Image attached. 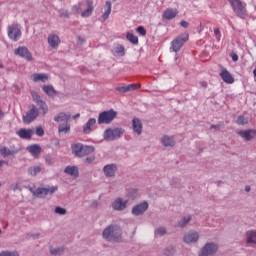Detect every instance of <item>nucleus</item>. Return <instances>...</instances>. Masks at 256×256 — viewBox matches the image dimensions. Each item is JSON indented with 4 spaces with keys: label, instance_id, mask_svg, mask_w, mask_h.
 Masks as SVG:
<instances>
[{
    "label": "nucleus",
    "instance_id": "obj_30",
    "mask_svg": "<svg viewBox=\"0 0 256 256\" xmlns=\"http://www.w3.org/2000/svg\"><path fill=\"white\" fill-rule=\"evenodd\" d=\"M114 55H117L118 57H124L125 56V47L122 45L115 46L113 49Z\"/></svg>",
    "mask_w": 256,
    "mask_h": 256
},
{
    "label": "nucleus",
    "instance_id": "obj_49",
    "mask_svg": "<svg viewBox=\"0 0 256 256\" xmlns=\"http://www.w3.org/2000/svg\"><path fill=\"white\" fill-rule=\"evenodd\" d=\"M55 213H56V215H65V210H64V208L56 207Z\"/></svg>",
    "mask_w": 256,
    "mask_h": 256
},
{
    "label": "nucleus",
    "instance_id": "obj_34",
    "mask_svg": "<svg viewBox=\"0 0 256 256\" xmlns=\"http://www.w3.org/2000/svg\"><path fill=\"white\" fill-rule=\"evenodd\" d=\"M65 251L64 247H55L50 249L51 255H63V252Z\"/></svg>",
    "mask_w": 256,
    "mask_h": 256
},
{
    "label": "nucleus",
    "instance_id": "obj_37",
    "mask_svg": "<svg viewBox=\"0 0 256 256\" xmlns=\"http://www.w3.org/2000/svg\"><path fill=\"white\" fill-rule=\"evenodd\" d=\"M29 175H37L38 173H41V166H33L28 169Z\"/></svg>",
    "mask_w": 256,
    "mask_h": 256
},
{
    "label": "nucleus",
    "instance_id": "obj_57",
    "mask_svg": "<svg viewBox=\"0 0 256 256\" xmlns=\"http://www.w3.org/2000/svg\"><path fill=\"white\" fill-rule=\"evenodd\" d=\"M232 60L238 61V60H239V57H238L237 55H234V56H232Z\"/></svg>",
    "mask_w": 256,
    "mask_h": 256
},
{
    "label": "nucleus",
    "instance_id": "obj_53",
    "mask_svg": "<svg viewBox=\"0 0 256 256\" xmlns=\"http://www.w3.org/2000/svg\"><path fill=\"white\" fill-rule=\"evenodd\" d=\"M95 161V156H90L85 159V163H93Z\"/></svg>",
    "mask_w": 256,
    "mask_h": 256
},
{
    "label": "nucleus",
    "instance_id": "obj_4",
    "mask_svg": "<svg viewBox=\"0 0 256 256\" xmlns=\"http://www.w3.org/2000/svg\"><path fill=\"white\" fill-rule=\"evenodd\" d=\"M189 41V34H185L183 36H178L175 40L171 42V49L174 53H179L181 51V47L185 45Z\"/></svg>",
    "mask_w": 256,
    "mask_h": 256
},
{
    "label": "nucleus",
    "instance_id": "obj_22",
    "mask_svg": "<svg viewBox=\"0 0 256 256\" xmlns=\"http://www.w3.org/2000/svg\"><path fill=\"white\" fill-rule=\"evenodd\" d=\"M87 9L81 13V17H91L93 15V0H86Z\"/></svg>",
    "mask_w": 256,
    "mask_h": 256
},
{
    "label": "nucleus",
    "instance_id": "obj_7",
    "mask_svg": "<svg viewBox=\"0 0 256 256\" xmlns=\"http://www.w3.org/2000/svg\"><path fill=\"white\" fill-rule=\"evenodd\" d=\"M8 37L11 41L21 39V28L19 27V24L14 23L8 26Z\"/></svg>",
    "mask_w": 256,
    "mask_h": 256
},
{
    "label": "nucleus",
    "instance_id": "obj_41",
    "mask_svg": "<svg viewBox=\"0 0 256 256\" xmlns=\"http://www.w3.org/2000/svg\"><path fill=\"white\" fill-rule=\"evenodd\" d=\"M137 34L141 35L142 37H145V35H147V30H145V27L143 26H139L137 29Z\"/></svg>",
    "mask_w": 256,
    "mask_h": 256
},
{
    "label": "nucleus",
    "instance_id": "obj_1",
    "mask_svg": "<svg viewBox=\"0 0 256 256\" xmlns=\"http://www.w3.org/2000/svg\"><path fill=\"white\" fill-rule=\"evenodd\" d=\"M103 237L106 241H121V228L117 225H110L103 231Z\"/></svg>",
    "mask_w": 256,
    "mask_h": 256
},
{
    "label": "nucleus",
    "instance_id": "obj_60",
    "mask_svg": "<svg viewBox=\"0 0 256 256\" xmlns=\"http://www.w3.org/2000/svg\"><path fill=\"white\" fill-rule=\"evenodd\" d=\"M200 85L201 87H207V82H201Z\"/></svg>",
    "mask_w": 256,
    "mask_h": 256
},
{
    "label": "nucleus",
    "instance_id": "obj_46",
    "mask_svg": "<svg viewBox=\"0 0 256 256\" xmlns=\"http://www.w3.org/2000/svg\"><path fill=\"white\" fill-rule=\"evenodd\" d=\"M116 91H118V93H128V88L127 86H118L116 87Z\"/></svg>",
    "mask_w": 256,
    "mask_h": 256
},
{
    "label": "nucleus",
    "instance_id": "obj_24",
    "mask_svg": "<svg viewBox=\"0 0 256 256\" xmlns=\"http://www.w3.org/2000/svg\"><path fill=\"white\" fill-rule=\"evenodd\" d=\"M115 171H117V166L114 164L106 165L104 167L106 177H113V175H115Z\"/></svg>",
    "mask_w": 256,
    "mask_h": 256
},
{
    "label": "nucleus",
    "instance_id": "obj_38",
    "mask_svg": "<svg viewBox=\"0 0 256 256\" xmlns=\"http://www.w3.org/2000/svg\"><path fill=\"white\" fill-rule=\"evenodd\" d=\"M236 123L237 125H247V123H249V120L245 118V116L240 115L237 117Z\"/></svg>",
    "mask_w": 256,
    "mask_h": 256
},
{
    "label": "nucleus",
    "instance_id": "obj_42",
    "mask_svg": "<svg viewBox=\"0 0 256 256\" xmlns=\"http://www.w3.org/2000/svg\"><path fill=\"white\" fill-rule=\"evenodd\" d=\"M54 121H56L57 123H63V121H65V113H60L54 118Z\"/></svg>",
    "mask_w": 256,
    "mask_h": 256
},
{
    "label": "nucleus",
    "instance_id": "obj_21",
    "mask_svg": "<svg viewBox=\"0 0 256 256\" xmlns=\"http://www.w3.org/2000/svg\"><path fill=\"white\" fill-rule=\"evenodd\" d=\"M238 135L240 137H243L246 141H251V139H254L256 135V130H245V131H240L238 132Z\"/></svg>",
    "mask_w": 256,
    "mask_h": 256
},
{
    "label": "nucleus",
    "instance_id": "obj_16",
    "mask_svg": "<svg viewBox=\"0 0 256 256\" xmlns=\"http://www.w3.org/2000/svg\"><path fill=\"white\" fill-rule=\"evenodd\" d=\"M33 129H25L22 128L18 131H16V135H18V137H20V139H31V137H33Z\"/></svg>",
    "mask_w": 256,
    "mask_h": 256
},
{
    "label": "nucleus",
    "instance_id": "obj_44",
    "mask_svg": "<svg viewBox=\"0 0 256 256\" xmlns=\"http://www.w3.org/2000/svg\"><path fill=\"white\" fill-rule=\"evenodd\" d=\"M10 189H11L12 191H21V182H17V183H15V184H12V185L10 186Z\"/></svg>",
    "mask_w": 256,
    "mask_h": 256
},
{
    "label": "nucleus",
    "instance_id": "obj_20",
    "mask_svg": "<svg viewBox=\"0 0 256 256\" xmlns=\"http://www.w3.org/2000/svg\"><path fill=\"white\" fill-rule=\"evenodd\" d=\"M113 209L116 211H123L127 207V201H123L122 198L116 199L112 204Z\"/></svg>",
    "mask_w": 256,
    "mask_h": 256
},
{
    "label": "nucleus",
    "instance_id": "obj_26",
    "mask_svg": "<svg viewBox=\"0 0 256 256\" xmlns=\"http://www.w3.org/2000/svg\"><path fill=\"white\" fill-rule=\"evenodd\" d=\"M91 153H95V147H93V146H82V150L80 152L79 157H87V155H91Z\"/></svg>",
    "mask_w": 256,
    "mask_h": 256
},
{
    "label": "nucleus",
    "instance_id": "obj_29",
    "mask_svg": "<svg viewBox=\"0 0 256 256\" xmlns=\"http://www.w3.org/2000/svg\"><path fill=\"white\" fill-rule=\"evenodd\" d=\"M43 91L48 95L49 97H55L57 95V92L55 91V88L53 86L48 85V86H43Z\"/></svg>",
    "mask_w": 256,
    "mask_h": 256
},
{
    "label": "nucleus",
    "instance_id": "obj_52",
    "mask_svg": "<svg viewBox=\"0 0 256 256\" xmlns=\"http://www.w3.org/2000/svg\"><path fill=\"white\" fill-rule=\"evenodd\" d=\"M64 132H65V125L60 124L58 127V133L61 135Z\"/></svg>",
    "mask_w": 256,
    "mask_h": 256
},
{
    "label": "nucleus",
    "instance_id": "obj_33",
    "mask_svg": "<svg viewBox=\"0 0 256 256\" xmlns=\"http://www.w3.org/2000/svg\"><path fill=\"white\" fill-rule=\"evenodd\" d=\"M246 235V243H254L256 245V231H248Z\"/></svg>",
    "mask_w": 256,
    "mask_h": 256
},
{
    "label": "nucleus",
    "instance_id": "obj_12",
    "mask_svg": "<svg viewBox=\"0 0 256 256\" xmlns=\"http://www.w3.org/2000/svg\"><path fill=\"white\" fill-rule=\"evenodd\" d=\"M220 77L224 83H227L228 85L235 83V78H233V75H231V73L226 70V68L221 69Z\"/></svg>",
    "mask_w": 256,
    "mask_h": 256
},
{
    "label": "nucleus",
    "instance_id": "obj_39",
    "mask_svg": "<svg viewBox=\"0 0 256 256\" xmlns=\"http://www.w3.org/2000/svg\"><path fill=\"white\" fill-rule=\"evenodd\" d=\"M127 89H128V92L129 91H136V89H141V83H138V84H129V85H126Z\"/></svg>",
    "mask_w": 256,
    "mask_h": 256
},
{
    "label": "nucleus",
    "instance_id": "obj_40",
    "mask_svg": "<svg viewBox=\"0 0 256 256\" xmlns=\"http://www.w3.org/2000/svg\"><path fill=\"white\" fill-rule=\"evenodd\" d=\"M79 117H81L80 113H77L72 117L70 116V114H66L65 115V121H66V123H69V121H71V119H79Z\"/></svg>",
    "mask_w": 256,
    "mask_h": 256
},
{
    "label": "nucleus",
    "instance_id": "obj_19",
    "mask_svg": "<svg viewBox=\"0 0 256 256\" xmlns=\"http://www.w3.org/2000/svg\"><path fill=\"white\" fill-rule=\"evenodd\" d=\"M176 15H179V10L173 8H168L163 13L164 19H167L168 21L175 19Z\"/></svg>",
    "mask_w": 256,
    "mask_h": 256
},
{
    "label": "nucleus",
    "instance_id": "obj_50",
    "mask_svg": "<svg viewBox=\"0 0 256 256\" xmlns=\"http://www.w3.org/2000/svg\"><path fill=\"white\" fill-rule=\"evenodd\" d=\"M165 233H167V230L163 227H160L156 230L157 235H165Z\"/></svg>",
    "mask_w": 256,
    "mask_h": 256
},
{
    "label": "nucleus",
    "instance_id": "obj_51",
    "mask_svg": "<svg viewBox=\"0 0 256 256\" xmlns=\"http://www.w3.org/2000/svg\"><path fill=\"white\" fill-rule=\"evenodd\" d=\"M191 221V216H188L187 218L184 217V221L182 224H180V227H185V225H187V223H189Z\"/></svg>",
    "mask_w": 256,
    "mask_h": 256
},
{
    "label": "nucleus",
    "instance_id": "obj_56",
    "mask_svg": "<svg viewBox=\"0 0 256 256\" xmlns=\"http://www.w3.org/2000/svg\"><path fill=\"white\" fill-rule=\"evenodd\" d=\"M5 117V112H3V110H1L0 108V120L3 119Z\"/></svg>",
    "mask_w": 256,
    "mask_h": 256
},
{
    "label": "nucleus",
    "instance_id": "obj_14",
    "mask_svg": "<svg viewBox=\"0 0 256 256\" xmlns=\"http://www.w3.org/2000/svg\"><path fill=\"white\" fill-rule=\"evenodd\" d=\"M149 209V204L147 202L140 203L132 208L133 215H143L145 211Z\"/></svg>",
    "mask_w": 256,
    "mask_h": 256
},
{
    "label": "nucleus",
    "instance_id": "obj_55",
    "mask_svg": "<svg viewBox=\"0 0 256 256\" xmlns=\"http://www.w3.org/2000/svg\"><path fill=\"white\" fill-rule=\"evenodd\" d=\"M68 131H71V125L66 124L65 125V132L67 133Z\"/></svg>",
    "mask_w": 256,
    "mask_h": 256
},
{
    "label": "nucleus",
    "instance_id": "obj_25",
    "mask_svg": "<svg viewBox=\"0 0 256 256\" xmlns=\"http://www.w3.org/2000/svg\"><path fill=\"white\" fill-rule=\"evenodd\" d=\"M27 150L29 151V153H31L33 157H39V155L41 154V148L37 144L28 146Z\"/></svg>",
    "mask_w": 256,
    "mask_h": 256
},
{
    "label": "nucleus",
    "instance_id": "obj_27",
    "mask_svg": "<svg viewBox=\"0 0 256 256\" xmlns=\"http://www.w3.org/2000/svg\"><path fill=\"white\" fill-rule=\"evenodd\" d=\"M71 149H72V153H73L76 157H80L81 151H82V149H83V144H81V143L72 144Z\"/></svg>",
    "mask_w": 256,
    "mask_h": 256
},
{
    "label": "nucleus",
    "instance_id": "obj_63",
    "mask_svg": "<svg viewBox=\"0 0 256 256\" xmlns=\"http://www.w3.org/2000/svg\"><path fill=\"white\" fill-rule=\"evenodd\" d=\"M0 69H3V64H0Z\"/></svg>",
    "mask_w": 256,
    "mask_h": 256
},
{
    "label": "nucleus",
    "instance_id": "obj_5",
    "mask_svg": "<svg viewBox=\"0 0 256 256\" xmlns=\"http://www.w3.org/2000/svg\"><path fill=\"white\" fill-rule=\"evenodd\" d=\"M57 191L56 186H46L44 188H37L36 191L33 192L35 197H39V199H45L47 195H53Z\"/></svg>",
    "mask_w": 256,
    "mask_h": 256
},
{
    "label": "nucleus",
    "instance_id": "obj_36",
    "mask_svg": "<svg viewBox=\"0 0 256 256\" xmlns=\"http://www.w3.org/2000/svg\"><path fill=\"white\" fill-rule=\"evenodd\" d=\"M0 153L1 155H3L4 157H11V155H14L15 152L11 151L9 148L7 147H3L0 148Z\"/></svg>",
    "mask_w": 256,
    "mask_h": 256
},
{
    "label": "nucleus",
    "instance_id": "obj_15",
    "mask_svg": "<svg viewBox=\"0 0 256 256\" xmlns=\"http://www.w3.org/2000/svg\"><path fill=\"white\" fill-rule=\"evenodd\" d=\"M47 41L51 49H57L61 43V39L56 34H50L47 38Z\"/></svg>",
    "mask_w": 256,
    "mask_h": 256
},
{
    "label": "nucleus",
    "instance_id": "obj_11",
    "mask_svg": "<svg viewBox=\"0 0 256 256\" xmlns=\"http://www.w3.org/2000/svg\"><path fill=\"white\" fill-rule=\"evenodd\" d=\"M219 246L215 243H207L200 251L199 256H213L217 253Z\"/></svg>",
    "mask_w": 256,
    "mask_h": 256
},
{
    "label": "nucleus",
    "instance_id": "obj_54",
    "mask_svg": "<svg viewBox=\"0 0 256 256\" xmlns=\"http://www.w3.org/2000/svg\"><path fill=\"white\" fill-rule=\"evenodd\" d=\"M181 27H183L184 29H187V27H189V22L182 20L180 22Z\"/></svg>",
    "mask_w": 256,
    "mask_h": 256
},
{
    "label": "nucleus",
    "instance_id": "obj_17",
    "mask_svg": "<svg viewBox=\"0 0 256 256\" xmlns=\"http://www.w3.org/2000/svg\"><path fill=\"white\" fill-rule=\"evenodd\" d=\"M31 79L34 83H46V81H49V75L45 73H35L31 76Z\"/></svg>",
    "mask_w": 256,
    "mask_h": 256
},
{
    "label": "nucleus",
    "instance_id": "obj_48",
    "mask_svg": "<svg viewBox=\"0 0 256 256\" xmlns=\"http://www.w3.org/2000/svg\"><path fill=\"white\" fill-rule=\"evenodd\" d=\"M214 34L217 41H221V30H219V28L214 29Z\"/></svg>",
    "mask_w": 256,
    "mask_h": 256
},
{
    "label": "nucleus",
    "instance_id": "obj_23",
    "mask_svg": "<svg viewBox=\"0 0 256 256\" xmlns=\"http://www.w3.org/2000/svg\"><path fill=\"white\" fill-rule=\"evenodd\" d=\"M65 173L70 175L73 179H77V177H79V168L76 166H68L65 168Z\"/></svg>",
    "mask_w": 256,
    "mask_h": 256
},
{
    "label": "nucleus",
    "instance_id": "obj_32",
    "mask_svg": "<svg viewBox=\"0 0 256 256\" xmlns=\"http://www.w3.org/2000/svg\"><path fill=\"white\" fill-rule=\"evenodd\" d=\"M105 5H106V10L102 15L103 21H107L109 19V15H111V2L107 1Z\"/></svg>",
    "mask_w": 256,
    "mask_h": 256
},
{
    "label": "nucleus",
    "instance_id": "obj_2",
    "mask_svg": "<svg viewBox=\"0 0 256 256\" xmlns=\"http://www.w3.org/2000/svg\"><path fill=\"white\" fill-rule=\"evenodd\" d=\"M230 3L236 17H239V19H247V5L243 4L241 0H228Z\"/></svg>",
    "mask_w": 256,
    "mask_h": 256
},
{
    "label": "nucleus",
    "instance_id": "obj_59",
    "mask_svg": "<svg viewBox=\"0 0 256 256\" xmlns=\"http://www.w3.org/2000/svg\"><path fill=\"white\" fill-rule=\"evenodd\" d=\"M245 191H246L247 193H249V191H251V186H246V187H245Z\"/></svg>",
    "mask_w": 256,
    "mask_h": 256
},
{
    "label": "nucleus",
    "instance_id": "obj_9",
    "mask_svg": "<svg viewBox=\"0 0 256 256\" xmlns=\"http://www.w3.org/2000/svg\"><path fill=\"white\" fill-rule=\"evenodd\" d=\"M14 55H17L18 57H22V59H25L26 61H33V55L29 51V48L25 46H19L14 50Z\"/></svg>",
    "mask_w": 256,
    "mask_h": 256
},
{
    "label": "nucleus",
    "instance_id": "obj_61",
    "mask_svg": "<svg viewBox=\"0 0 256 256\" xmlns=\"http://www.w3.org/2000/svg\"><path fill=\"white\" fill-rule=\"evenodd\" d=\"M5 163H7V162H5V161H0V167H2L3 165H5Z\"/></svg>",
    "mask_w": 256,
    "mask_h": 256
},
{
    "label": "nucleus",
    "instance_id": "obj_28",
    "mask_svg": "<svg viewBox=\"0 0 256 256\" xmlns=\"http://www.w3.org/2000/svg\"><path fill=\"white\" fill-rule=\"evenodd\" d=\"M95 123H97V120L95 118H90L83 127L84 133H91V127H93Z\"/></svg>",
    "mask_w": 256,
    "mask_h": 256
},
{
    "label": "nucleus",
    "instance_id": "obj_58",
    "mask_svg": "<svg viewBox=\"0 0 256 256\" xmlns=\"http://www.w3.org/2000/svg\"><path fill=\"white\" fill-rule=\"evenodd\" d=\"M85 41L84 38L78 37V43H83Z\"/></svg>",
    "mask_w": 256,
    "mask_h": 256
},
{
    "label": "nucleus",
    "instance_id": "obj_10",
    "mask_svg": "<svg viewBox=\"0 0 256 256\" xmlns=\"http://www.w3.org/2000/svg\"><path fill=\"white\" fill-rule=\"evenodd\" d=\"M32 98L39 107L40 115H43V117H45V115H47V111H49L47 104L43 102V100H41V96H39V94L35 92L32 93Z\"/></svg>",
    "mask_w": 256,
    "mask_h": 256
},
{
    "label": "nucleus",
    "instance_id": "obj_64",
    "mask_svg": "<svg viewBox=\"0 0 256 256\" xmlns=\"http://www.w3.org/2000/svg\"><path fill=\"white\" fill-rule=\"evenodd\" d=\"M0 69H3V64H0Z\"/></svg>",
    "mask_w": 256,
    "mask_h": 256
},
{
    "label": "nucleus",
    "instance_id": "obj_31",
    "mask_svg": "<svg viewBox=\"0 0 256 256\" xmlns=\"http://www.w3.org/2000/svg\"><path fill=\"white\" fill-rule=\"evenodd\" d=\"M164 147H173L175 145V140L173 138H170L169 136H164L161 139Z\"/></svg>",
    "mask_w": 256,
    "mask_h": 256
},
{
    "label": "nucleus",
    "instance_id": "obj_13",
    "mask_svg": "<svg viewBox=\"0 0 256 256\" xmlns=\"http://www.w3.org/2000/svg\"><path fill=\"white\" fill-rule=\"evenodd\" d=\"M199 241V233L190 231L184 235V243H197Z\"/></svg>",
    "mask_w": 256,
    "mask_h": 256
},
{
    "label": "nucleus",
    "instance_id": "obj_45",
    "mask_svg": "<svg viewBox=\"0 0 256 256\" xmlns=\"http://www.w3.org/2000/svg\"><path fill=\"white\" fill-rule=\"evenodd\" d=\"M36 135H38V137H43V135H45V130H43V127H36Z\"/></svg>",
    "mask_w": 256,
    "mask_h": 256
},
{
    "label": "nucleus",
    "instance_id": "obj_35",
    "mask_svg": "<svg viewBox=\"0 0 256 256\" xmlns=\"http://www.w3.org/2000/svg\"><path fill=\"white\" fill-rule=\"evenodd\" d=\"M126 39L130 41L133 45H137L139 43V38L135 36L133 33H128L126 35Z\"/></svg>",
    "mask_w": 256,
    "mask_h": 256
},
{
    "label": "nucleus",
    "instance_id": "obj_47",
    "mask_svg": "<svg viewBox=\"0 0 256 256\" xmlns=\"http://www.w3.org/2000/svg\"><path fill=\"white\" fill-rule=\"evenodd\" d=\"M173 253H175V249L173 247H170L164 251L165 256H171Z\"/></svg>",
    "mask_w": 256,
    "mask_h": 256
},
{
    "label": "nucleus",
    "instance_id": "obj_6",
    "mask_svg": "<svg viewBox=\"0 0 256 256\" xmlns=\"http://www.w3.org/2000/svg\"><path fill=\"white\" fill-rule=\"evenodd\" d=\"M123 133H125V131L122 128H109L104 132V139H106V141H114V139H119Z\"/></svg>",
    "mask_w": 256,
    "mask_h": 256
},
{
    "label": "nucleus",
    "instance_id": "obj_8",
    "mask_svg": "<svg viewBox=\"0 0 256 256\" xmlns=\"http://www.w3.org/2000/svg\"><path fill=\"white\" fill-rule=\"evenodd\" d=\"M36 117H39V109H37L35 105H32L30 110L26 113V115L23 116V123L29 125V123L35 121Z\"/></svg>",
    "mask_w": 256,
    "mask_h": 256
},
{
    "label": "nucleus",
    "instance_id": "obj_43",
    "mask_svg": "<svg viewBox=\"0 0 256 256\" xmlns=\"http://www.w3.org/2000/svg\"><path fill=\"white\" fill-rule=\"evenodd\" d=\"M0 256H19V254L17 252L2 251Z\"/></svg>",
    "mask_w": 256,
    "mask_h": 256
},
{
    "label": "nucleus",
    "instance_id": "obj_3",
    "mask_svg": "<svg viewBox=\"0 0 256 256\" xmlns=\"http://www.w3.org/2000/svg\"><path fill=\"white\" fill-rule=\"evenodd\" d=\"M117 117V112L113 109L108 111H103L98 116V125H103L105 123L106 125H109L113 119Z\"/></svg>",
    "mask_w": 256,
    "mask_h": 256
},
{
    "label": "nucleus",
    "instance_id": "obj_18",
    "mask_svg": "<svg viewBox=\"0 0 256 256\" xmlns=\"http://www.w3.org/2000/svg\"><path fill=\"white\" fill-rule=\"evenodd\" d=\"M132 129H133L134 133H137V135H141V133L143 131V123L141 122V120L139 118H134L132 120Z\"/></svg>",
    "mask_w": 256,
    "mask_h": 256
},
{
    "label": "nucleus",
    "instance_id": "obj_62",
    "mask_svg": "<svg viewBox=\"0 0 256 256\" xmlns=\"http://www.w3.org/2000/svg\"><path fill=\"white\" fill-rule=\"evenodd\" d=\"M211 129H219V126L212 125Z\"/></svg>",
    "mask_w": 256,
    "mask_h": 256
}]
</instances>
